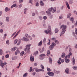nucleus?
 Here are the masks:
<instances>
[{"mask_svg":"<svg viewBox=\"0 0 77 77\" xmlns=\"http://www.w3.org/2000/svg\"><path fill=\"white\" fill-rule=\"evenodd\" d=\"M60 29H62V32H61L60 34V36H61L62 35L64 34L66 30V25H62L60 27Z\"/></svg>","mask_w":77,"mask_h":77,"instance_id":"obj_1","label":"nucleus"},{"mask_svg":"<svg viewBox=\"0 0 77 77\" xmlns=\"http://www.w3.org/2000/svg\"><path fill=\"white\" fill-rule=\"evenodd\" d=\"M21 41H25V42H29V41H30V39L29 38L26 37L25 36H24L21 39H20L19 40V42L17 44V45H20V44H21Z\"/></svg>","mask_w":77,"mask_h":77,"instance_id":"obj_2","label":"nucleus"},{"mask_svg":"<svg viewBox=\"0 0 77 77\" xmlns=\"http://www.w3.org/2000/svg\"><path fill=\"white\" fill-rule=\"evenodd\" d=\"M32 45L30 44L29 45H27L26 46V48L25 49V51H26L27 53H29L30 51V46Z\"/></svg>","mask_w":77,"mask_h":77,"instance_id":"obj_3","label":"nucleus"},{"mask_svg":"<svg viewBox=\"0 0 77 77\" xmlns=\"http://www.w3.org/2000/svg\"><path fill=\"white\" fill-rule=\"evenodd\" d=\"M44 32L46 35H48V34H50L51 32V26H48L47 30H45Z\"/></svg>","mask_w":77,"mask_h":77,"instance_id":"obj_4","label":"nucleus"},{"mask_svg":"<svg viewBox=\"0 0 77 77\" xmlns=\"http://www.w3.org/2000/svg\"><path fill=\"white\" fill-rule=\"evenodd\" d=\"M6 64H7V63L6 62L3 63L2 60H0V65L2 68H4L5 67V65H6Z\"/></svg>","mask_w":77,"mask_h":77,"instance_id":"obj_5","label":"nucleus"},{"mask_svg":"<svg viewBox=\"0 0 77 77\" xmlns=\"http://www.w3.org/2000/svg\"><path fill=\"white\" fill-rule=\"evenodd\" d=\"M25 36L26 38H30V40L33 39V38H32V37H31V36H30V35H29V34L27 33H26L25 34Z\"/></svg>","mask_w":77,"mask_h":77,"instance_id":"obj_6","label":"nucleus"},{"mask_svg":"<svg viewBox=\"0 0 77 77\" xmlns=\"http://www.w3.org/2000/svg\"><path fill=\"white\" fill-rule=\"evenodd\" d=\"M48 74L49 75V76H50L51 77H53L54 76V73L53 72H48Z\"/></svg>","mask_w":77,"mask_h":77,"instance_id":"obj_7","label":"nucleus"},{"mask_svg":"<svg viewBox=\"0 0 77 77\" xmlns=\"http://www.w3.org/2000/svg\"><path fill=\"white\" fill-rule=\"evenodd\" d=\"M65 72L67 74H69V69L68 68L66 69L65 70Z\"/></svg>","mask_w":77,"mask_h":77,"instance_id":"obj_8","label":"nucleus"},{"mask_svg":"<svg viewBox=\"0 0 77 77\" xmlns=\"http://www.w3.org/2000/svg\"><path fill=\"white\" fill-rule=\"evenodd\" d=\"M20 32H21V30H19L18 32H17V33L16 34V35L14 36L13 37V39H15V38H16L17 36V35L18 34H19V33Z\"/></svg>","mask_w":77,"mask_h":77,"instance_id":"obj_9","label":"nucleus"},{"mask_svg":"<svg viewBox=\"0 0 77 77\" xmlns=\"http://www.w3.org/2000/svg\"><path fill=\"white\" fill-rule=\"evenodd\" d=\"M72 59V65H75V58H74V57H73Z\"/></svg>","mask_w":77,"mask_h":77,"instance_id":"obj_10","label":"nucleus"},{"mask_svg":"<svg viewBox=\"0 0 77 77\" xmlns=\"http://www.w3.org/2000/svg\"><path fill=\"white\" fill-rule=\"evenodd\" d=\"M65 3L66 5L67 8H68V9H70V7H69V5L68 2L67 1H66Z\"/></svg>","mask_w":77,"mask_h":77,"instance_id":"obj_11","label":"nucleus"},{"mask_svg":"<svg viewBox=\"0 0 77 77\" xmlns=\"http://www.w3.org/2000/svg\"><path fill=\"white\" fill-rule=\"evenodd\" d=\"M53 48H54V47L53 46V45H51L49 47V49L50 50H52L53 49Z\"/></svg>","mask_w":77,"mask_h":77,"instance_id":"obj_12","label":"nucleus"},{"mask_svg":"<svg viewBox=\"0 0 77 77\" xmlns=\"http://www.w3.org/2000/svg\"><path fill=\"white\" fill-rule=\"evenodd\" d=\"M30 60L31 62H33V61H34V57L32 56V55H31L30 56Z\"/></svg>","mask_w":77,"mask_h":77,"instance_id":"obj_13","label":"nucleus"},{"mask_svg":"<svg viewBox=\"0 0 77 77\" xmlns=\"http://www.w3.org/2000/svg\"><path fill=\"white\" fill-rule=\"evenodd\" d=\"M42 41H41L40 42L38 43V45L39 47H41L42 46Z\"/></svg>","mask_w":77,"mask_h":77,"instance_id":"obj_14","label":"nucleus"},{"mask_svg":"<svg viewBox=\"0 0 77 77\" xmlns=\"http://www.w3.org/2000/svg\"><path fill=\"white\" fill-rule=\"evenodd\" d=\"M65 61L66 63H69V62L70 60H69V59L68 58H66V59L65 60Z\"/></svg>","mask_w":77,"mask_h":77,"instance_id":"obj_15","label":"nucleus"},{"mask_svg":"<svg viewBox=\"0 0 77 77\" xmlns=\"http://www.w3.org/2000/svg\"><path fill=\"white\" fill-rule=\"evenodd\" d=\"M48 59L50 63L51 64H52V62H53V60H52V58H51V57H50Z\"/></svg>","mask_w":77,"mask_h":77,"instance_id":"obj_16","label":"nucleus"},{"mask_svg":"<svg viewBox=\"0 0 77 77\" xmlns=\"http://www.w3.org/2000/svg\"><path fill=\"white\" fill-rule=\"evenodd\" d=\"M40 6H44V2H43L41 1L40 2Z\"/></svg>","mask_w":77,"mask_h":77,"instance_id":"obj_17","label":"nucleus"},{"mask_svg":"<svg viewBox=\"0 0 77 77\" xmlns=\"http://www.w3.org/2000/svg\"><path fill=\"white\" fill-rule=\"evenodd\" d=\"M34 69H35L36 72H40V69H38L37 68H34Z\"/></svg>","mask_w":77,"mask_h":77,"instance_id":"obj_18","label":"nucleus"},{"mask_svg":"<svg viewBox=\"0 0 77 77\" xmlns=\"http://www.w3.org/2000/svg\"><path fill=\"white\" fill-rule=\"evenodd\" d=\"M71 16V14L69 13L67 15V17L68 18H69Z\"/></svg>","mask_w":77,"mask_h":77,"instance_id":"obj_19","label":"nucleus"},{"mask_svg":"<svg viewBox=\"0 0 77 77\" xmlns=\"http://www.w3.org/2000/svg\"><path fill=\"white\" fill-rule=\"evenodd\" d=\"M69 19L70 21H72L73 23H74V18L73 17H71Z\"/></svg>","mask_w":77,"mask_h":77,"instance_id":"obj_20","label":"nucleus"},{"mask_svg":"<svg viewBox=\"0 0 77 77\" xmlns=\"http://www.w3.org/2000/svg\"><path fill=\"white\" fill-rule=\"evenodd\" d=\"M46 13L47 14V15H48V16H50V15H51V13L48 11H46Z\"/></svg>","mask_w":77,"mask_h":77,"instance_id":"obj_21","label":"nucleus"},{"mask_svg":"<svg viewBox=\"0 0 77 77\" xmlns=\"http://www.w3.org/2000/svg\"><path fill=\"white\" fill-rule=\"evenodd\" d=\"M17 49V47H14L13 48L11 49V51H15Z\"/></svg>","mask_w":77,"mask_h":77,"instance_id":"obj_22","label":"nucleus"},{"mask_svg":"<svg viewBox=\"0 0 77 77\" xmlns=\"http://www.w3.org/2000/svg\"><path fill=\"white\" fill-rule=\"evenodd\" d=\"M70 56H71L69 54H68L67 55H66L65 57V59H66L68 58V59H69L70 58Z\"/></svg>","mask_w":77,"mask_h":77,"instance_id":"obj_23","label":"nucleus"},{"mask_svg":"<svg viewBox=\"0 0 77 77\" xmlns=\"http://www.w3.org/2000/svg\"><path fill=\"white\" fill-rule=\"evenodd\" d=\"M65 55L66 54L65 53H62L61 55L62 57L63 58V57H65Z\"/></svg>","mask_w":77,"mask_h":77,"instance_id":"obj_24","label":"nucleus"},{"mask_svg":"<svg viewBox=\"0 0 77 77\" xmlns=\"http://www.w3.org/2000/svg\"><path fill=\"white\" fill-rule=\"evenodd\" d=\"M53 9L52 12L53 13H54V12L56 11V7H54L53 8Z\"/></svg>","mask_w":77,"mask_h":77,"instance_id":"obj_25","label":"nucleus"},{"mask_svg":"<svg viewBox=\"0 0 77 77\" xmlns=\"http://www.w3.org/2000/svg\"><path fill=\"white\" fill-rule=\"evenodd\" d=\"M69 3L70 5H72L73 3V1L72 0H69Z\"/></svg>","mask_w":77,"mask_h":77,"instance_id":"obj_26","label":"nucleus"},{"mask_svg":"<svg viewBox=\"0 0 77 77\" xmlns=\"http://www.w3.org/2000/svg\"><path fill=\"white\" fill-rule=\"evenodd\" d=\"M6 20L7 22H9V17H7L6 18Z\"/></svg>","mask_w":77,"mask_h":77,"instance_id":"obj_27","label":"nucleus"},{"mask_svg":"<svg viewBox=\"0 0 77 77\" xmlns=\"http://www.w3.org/2000/svg\"><path fill=\"white\" fill-rule=\"evenodd\" d=\"M72 68L74 70H77V66H73Z\"/></svg>","mask_w":77,"mask_h":77,"instance_id":"obj_28","label":"nucleus"},{"mask_svg":"<svg viewBox=\"0 0 77 77\" xmlns=\"http://www.w3.org/2000/svg\"><path fill=\"white\" fill-rule=\"evenodd\" d=\"M17 6V4H14L12 5L11 7V9L13 8L14 7H15Z\"/></svg>","mask_w":77,"mask_h":77,"instance_id":"obj_29","label":"nucleus"},{"mask_svg":"<svg viewBox=\"0 0 77 77\" xmlns=\"http://www.w3.org/2000/svg\"><path fill=\"white\" fill-rule=\"evenodd\" d=\"M59 32V29L57 28H56L55 29V33H57Z\"/></svg>","mask_w":77,"mask_h":77,"instance_id":"obj_30","label":"nucleus"},{"mask_svg":"<svg viewBox=\"0 0 77 77\" xmlns=\"http://www.w3.org/2000/svg\"><path fill=\"white\" fill-rule=\"evenodd\" d=\"M39 6V3L38 2H37L35 3V6L37 7H38Z\"/></svg>","mask_w":77,"mask_h":77,"instance_id":"obj_31","label":"nucleus"},{"mask_svg":"<svg viewBox=\"0 0 77 77\" xmlns=\"http://www.w3.org/2000/svg\"><path fill=\"white\" fill-rule=\"evenodd\" d=\"M27 8H25L24 9V14H27Z\"/></svg>","mask_w":77,"mask_h":77,"instance_id":"obj_32","label":"nucleus"},{"mask_svg":"<svg viewBox=\"0 0 77 77\" xmlns=\"http://www.w3.org/2000/svg\"><path fill=\"white\" fill-rule=\"evenodd\" d=\"M40 57H45V55L44 54H42L39 55Z\"/></svg>","mask_w":77,"mask_h":77,"instance_id":"obj_33","label":"nucleus"},{"mask_svg":"<svg viewBox=\"0 0 77 77\" xmlns=\"http://www.w3.org/2000/svg\"><path fill=\"white\" fill-rule=\"evenodd\" d=\"M54 42L57 44H59V42L57 40H55Z\"/></svg>","mask_w":77,"mask_h":77,"instance_id":"obj_34","label":"nucleus"},{"mask_svg":"<svg viewBox=\"0 0 77 77\" xmlns=\"http://www.w3.org/2000/svg\"><path fill=\"white\" fill-rule=\"evenodd\" d=\"M50 54V51L48 50L47 51V56H49Z\"/></svg>","mask_w":77,"mask_h":77,"instance_id":"obj_35","label":"nucleus"},{"mask_svg":"<svg viewBox=\"0 0 77 77\" xmlns=\"http://www.w3.org/2000/svg\"><path fill=\"white\" fill-rule=\"evenodd\" d=\"M53 7H51L48 9V11H50V12H51L52 11V10H53Z\"/></svg>","mask_w":77,"mask_h":77,"instance_id":"obj_36","label":"nucleus"},{"mask_svg":"<svg viewBox=\"0 0 77 77\" xmlns=\"http://www.w3.org/2000/svg\"><path fill=\"white\" fill-rule=\"evenodd\" d=\"M54 73H59L60 72V71H57L55 69H54Z\"/></svg>","mask_w":77,"mask_h":77,"instance_id":"obj_37","label":"nucleus"},{"mask_svg":"<svg viewBox=\"0 0 77 77\" xmlns=\"http://www.w3.org/2000/svg\"><path fill=\"white\" fill-rule=\"evenodd\" d=\"M24 54V51H22L20 54V56H23Z\"/></svg>","mask_w":77,"mask_h":77,"instance_id":"obj_38","label":"nucleus"},{"mask_svg":"<svg viewBox=\"0 0 77 77\" xmlns=\"http://www.w3.org/2000/svg\"><path fill=\"white\" fill-rule=\"evenodd\" d=\"M27 74H28L27 72L25 73L23 75V77H26V76H27Z\"/></svg>","mask_w":77,"mask_h":77,"instance_id":"obj_39","label":"nucleus"},{"mask_svg":"<svg viewBox=\"0 0 77 77\" xmlns=\"http://www.w3.org/2000/svg\"><path fill=\"white\" fill-rule=\"evenodd\" d=\"M40 67L42 69H44L45 68H44V66H43V65H42V64H41V66H40Z\"/></svg>","mask_w":77,"mask_h":77,"instance_id":"obj_40","label":"nucleus"},{"mask_svg":"<svg viewBox=\"0 0 77 77\" xmlns=\"http://www.w3.org/2000/svg\"><path fill=\"white\" fill-rule=\"evenodd\" d=\"M51 45H53V46L54 47V46H56V44L54 43V42H53L52 43V44Z\"/></svg>","mask_w":77,"mask_h":77,"instance_id":"obj_41","label":"nucleus"},{"mask_svg":"<svg viewBox=\"0 0 77 77\" xmlns=\"http://www.w3.org/2000/svg\"><path fill=\"white\" fill-rule=\"evenodd\" d=\"M32 71V72H33L34 71L32 69V67H31L29 69V72H31Z\"/></svg>","mask_w":77,"mask_h":77,"instance_id":"obj_42","label":"nucleus"},{"mask_svg":"<svg viewBox=\"0 0 77 77\" xmlns=\"http://www.w3.org/2000/svg\"><path fill=\"white\" fill-rule=\"evenodd\" d=\"M17 42H18V40L17 39L15 40L14 42V44H16L17 43Z\"/></svg>","mask_w":77,"mask_h":77,"instance_id":"obj_43","label":"nucleus"},{"mask_svg":"<svg viewBox=\"0 0 77 77\" xmlns=\"http://www.w3.org/2000/svg\"><path fill=\"white\" fill-rule=\"evenodd\" d=\"M3 54V51L2 49H0V55Z\"/></svg>","mask_w":77,"mask_h":77,"instance_id":"obj_44","label":"nucleus"},{"mask_svg":"<svg viewBox=\"0 0 77 77\" xmlns=\"http://www.w3.org/2000/svg\"><path fill=\"white\" fill-rule=\"evenodd\" d=\"M43 19L44 20H46L47 19V17L45 16L43 17Z\"/></svg>","mask_w":77,"mask_h":77,"instance_id":"obj_45","label":"nucleus"},{"mask_svg":"<svg viewBox=\"0 0 77 77\" xmlns=\"http://www.w3.org/2000/svg\"><path fill=\"white\" fill-rule=\"evenodd\" d=\"M38 51H37L35 52H34V55L36 56V54H38Z\"/></svg>","mask_w":77,"mask_h":77,"instance_id":"obj_46","label":"nucleus"},{"mask_svg":"<svg viewBox=\"0 0 77 77\" xmlns=\"http://www.w3.org/2000/svg\"><path fill=\"white\" fill-rule=\"evenodd\" d=\"M38 18L40 20H42V16H38Z\"/></svg>","mask_w":77,"mask_h":77,"instance_id":"obj_47","label":"nucleus"},{"mask_svg":"<svg viewBox=\"0 0 77 77\" xmlns=\"http://www.w3.org/2000/svg\"><path fill=\"white\" fill-rule=\"evenodd\" d=\"M29 3H31V4H33V0H30L29 1Z\"/></svg>","mask_w":77,"mask_h":77,"instance_id":"obj_48","label":"nucleus"},{"mask_svg":"<svg viewBox=\"0 0 77 77\" xmlns=\"http://www.w3.org/2000/svg\"><path fill=\"white\" fill-rule=\"evenodd\" d=\"M64 8V5H62L61 7L60 8V10H63V8Z\"/></svg>","mask_w":77,"mask_h":77,"instance_id":"obj_49","label":"nucleus"},{"mask_svg":"<svg viewBox=\"0 0 77 77\" xmlns=\"http://www.w3.org/2000/svg\"><path fill=\"white\" fill-rule=\"evenodd\" d=\"M5 57L6 58H9V55L8 54L7 55H5Z\"/></svg>","mask_w":77,"mask_h":77,"instance_id":"obj_50","label":"nucleus"},{"mask_svg":"<svg viewBox=\"0 0 77 77\" xmlns=\"http://www.w3.org/2000/svg\"><path fill=\"white\" fill-rule=\"evenodd\" d=\"M6 43L8 45H9V40H8L6 41Z\"/></svg>","mask_w":77,"mask_h":77,"instance_id":"obj_51","label":"nucleus"},{"mask_svg":"<svg viewBox=\"0 0 77 77\" xmlns=\"http://www.w3.org/2000/svg\"><path fill=\"white\" fill-rule=\"evenodd\" d=\"M19 3H21L23 2L24 0H19Z\"/></svg>","mask_w":77,"mask_h":77,"instance_id":"obj_52","label":"nucleus"},{"mask_svg":"<svg viewBox=\"0 0 77 77\" xmlns=\"http://www.w3.org/2000/svg\"><path fill=\"white\" fill-rule=\"evenodd\" d=\"M5 12H8V7H6L5 9Z\"/></svg>","mask_w":77,"mask_h":77,"instance_id":"obj_53","label":"nucleus"},{"mask_svg":"<svg viewBox=\"0 0 77 77\" xmlns=\"http://www.w3.org/2000/svg\"><path fill=\"white\" fill-rule=\"evenodd\" d=\"M48 40L49 42H48L47 45H50V42H51V41H50V40L49 39Z\"/></svg>","mask_w":77,"mask_h":77,"instance_id":"obj_54","label":"nucleus"},{"mask_svg":"<svg viewBox=\"0 0 77 77\" xmlns=\"http://www.w3.org/2000/svg\"><path fill=\"white\" fill-rule=\"evenodd\" d=\"M45 41H46V38H44L43 39V43H45Z\"/></svg>","mask_w":77,"mask_h":77,"instance_id":"obj_55","label":"nucleus"},{"mask_svg":"<svg viewBox=\"0 0 77 77\" xmlns=\"http://www.w3.org/2000/svg\"><path fill=\"white\" fill-rule=\"evenodd\" d=\"M57 63L58 65H60L61 64V62L60 60H58L57 61Z\"/></svg>","mask_w":77,"mask_h":77,"instance_id":"obj_56","label":"nucleus"},{"mask_svg":"<svg viewBox=\"0 0 77 77\" xmlns=\"http://www.w3.org/2000/svg\"><path fill=\"white\" fill-rule=\"evenodd\" d=\"M22 5L21 4H20L18 6V8H21V7H22Z\"/></svg>","mask_w":77,"mask_h":77,"instance_id":"obj_57","label":"nucleus"},{"mask_svg":"<svg viewBox=\"0 0 77 77\" xmlns=\"http://www.w3.org/2000/svg\"><path fill=\"white\" fill-rule=\"evenodd\" d=\"M47 71H51V70L50 68L47 67Z\"/></svg>","mask_w":77,"mask_h":77,"instance_id":"obj_58","label":"nucleus"},{"mask_svg":"<svg viewBox=\"0 0 77 77\" xmlns=\"http://www.w3.org/2000/svg\"><path fill=\"white\" fill-rule=\"evenodd\" d=\"M63 16H59V20H60L61 19H62V18H63Z\"/></svg>","mask_w":77,"mask_h":77,"instance_id":"obj_59","label":"nucleus"},{"mask_svg":"<svg viewBox=\"0 0 77 77\" xmlns=\"http://www.w3.org/2000/svg\"><path fill=\"white\" fill-rule=\"evenodd\" d=\"M69 54L70 56H72V53H71V52H70L69 53Z\"/></svg>","mask_w":77,"mask_h":77,"instance_id":"obj_60","label":"nucleus"},{"mask_svg":"<svg viewBox=\"0 0 77 77\" xmlns=\"http://www.w3.org/2000/svg\"><path fill=\"white\" fill-rule=\"evenodd\" d=\"M35 15H36V13H33L32 14V15L33 17H34V16H35Z\"/></svg>","mask_w":77,"mask_h":77,"instance_id":"obj_61","label":"nucleus"},{"mask_svg":"<svg viewBox=\"0 0 77 77\" xmlns=\"http://www.w3.org/2000/svg\"><path fill=\"white\" fill-rule=\"evenodd\" d=\"M51 40H52V41H54V40H56V38L55 37H53L51 38Z\"/></svg>","mask_w":77,"mask_h":77,"instance_id":"obj_62","label":"nucleus"},{"mask_svg":"<svg viewBox=\"0 0 77 77\" xmlns=\"http://www.w3.org/2000/svg\"><path fill=\"white\" fill-rule=\"evenodd\" d=\"M16 33V32H14L13 34L12 35H11V37H13V36H14V35H15V34Z\"/></svg>","mask_w":77,"mask_h":77,"instance_id":"obj_63","label":"nucleus"},{"mask_svg":"<svg viewBox=\"0 0 77 77\" xmlns=\"http://www.w3.org/2000/svg\"><path fill=\"white\" fill-rule=\"evenodd\" d=\"M75 34L77 35V29L75 28Z\"/></svg>","mask_w":77,"mask_h":77,"instance_id":"obj_64","label":"nucleus"}]
</instances>
